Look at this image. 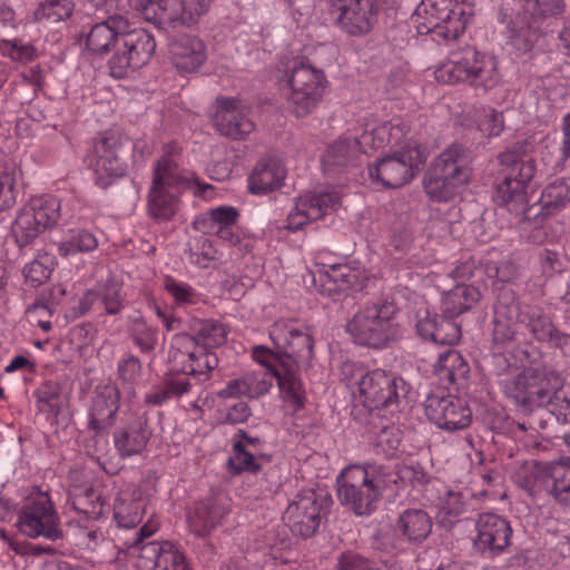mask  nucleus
Here are the masks:
<instances>
[{"mask_svg": "<svg viewBox=\"0 0 570 570\" xmlns=\"http://www.w3.org/2000/svg\"><path fill=\"white\" fill-rule=\"evenodd\" d=\"M491 325L493 347L501 350L514 343L521 325L537 343L546 344L570 357V333L558 327L550 312L540 305L525 304L508 285L498 291L492 306Z\"/></svg>", "mask_w": 570, "mask_h": 570, "instance_id": "1", "label": "nucleus"}, {"mask_svg": "<svg viewBox=\"0 0 570 570\" xmlns=\"http://www.w3.org/2000/svg\"><path fill=\"white\" fill-rule=\"evenodd\" d=\"M269 337L281 351L279 366L275 372L277 384L285 400L295 410L305 404V390L301 379V367L308 366L314 355L312 335L299 330L287 320H278L271 326Z\"/></svg>", "mask_w": 570, "mask_h": 570, "instance_id": "2", "label": "nucleus"}, {"mask_svg": "<svg viewBox=\"0 0 570 570\" xmlns=\"http://www.w3.org/2000/svg\"><path fill=\"white\" fill-rule=\"evenodd\" d=\"M392 474L376 463L351 464L336 478V494L341 505L356 515H371L384 492L391 488Z\"/></svg>", "mask_w": 570, "mask_h": 570, "instance_id": "3", "label": "nucleus"}, {"mask_svg": "<svg viewBox=\"0 0 570 570\" xmlns=\"http://www.w3.org/2000/svg\"><path fill=\"white\" fill-rule=\"evenodd\" d=\"M397 312L392 298H379L354 314L346 323V332L360 346L387 348L402 337V327L396 321Z\"/></svg>", "mask_w": 570, "mask_h": 570, "instance_id": "4", "label": "nucleus"}, {"mask_svg": "<svg viewBox=\"0 0 570 570\" xmlns=\"http://www.w3.org/2000/svg\"><path fill=\"white\" fill-rule=\"evenodd\" d=\"M563 9V0H508L500 9L499 20L507 24L510 43L518 51L528 52L540 37V23Z\"/></svg>", "mask_w": 570, "mask_h": 570, "instance_id": "5", "label": "nucleus"}, {"mask_svg": "<svg viewBox=\"0 0 570 570\" xmlns=\"http://www.w3.org/2000/svg\"><path fill=\"white\" fill-rule=\"evenodd\" d=\"M473 156L464 145H449L431 164L423 179L430 199L449 202L471 179Z\"/></svg>", "mask_w": 570, "mask_h": 570, "instance_id": "6", "label": "nucleus"}, {"mask_svg": "<svg viewBox=\"0 0 570 570\" xmlns=\"http://www.w3.org/2000/svg\"><path fill=\"white\" fill-rule=\"evenodd\" d=\"M500 169L493 184V202L512 214H524L527 187L535 173L534 160L508 148L498 155Z\"/></svg>", "mask_w": 570, "mask_h": 570, "instance_id": "7", "label": "nucleus"}, {"mask_svg": "<svg viewBox=\"0 0 570 570\" xmlns=\"http://www.w3.org/2000/svg\"><path fill=\"white\" fill-rule=\"evenodd\" d=\"M287 109L297 118L309 115L323 98L326 79L323 70L295 58L286 71Z\"/></svg>", "mask_w": 570, "mask_h": 570, "instance_id": "8", "label": "nucleus"}, {"mask_svg": "<svg viewBox=\"0 0 570 570\" xmlns=\"http://www.w3.org/2000/svg\"><path fill=\"white\" fill-rule=\"evenodd\" d=\"M154 524L146 523L124 542L129 556L136 557L139 570H191L183 551L169 541H149L156 532Z\"/></svg>", "mask_w": 570, "mask_h": 570, "instance_id": "9", "label": "nucleus"}, {"mask_svg": "<svg viewBox=\"0 0 570 570\" xmlns=\"http://www.w3.org/2000/svg\"><path fill=\"white\" fill-rule=\"evenodd\" d=\"M429 156V145H403L399 150L381 158L370 175L386 188H400L416 176Z\"/></svg>", "mask_w": 570, "mask_h": 570, "instance_id": "10", "label": "nucleus"}, {"mask_svg": "<svg viewBox=\"0 0 570 570\" xmlns=\"http://www.w3.org/2000/svg\"><path fill=\"white\" fill-rule=\"evenodd\" d=\"M60 216V203L52 196L31 198L12 223V235L22 248L30 245L45 230L53 227Z\"/></svg>", "mask_w": 570, "mask_h": 570, "instance_id": "11", "label": "nucleus"}, {"mask_svg": "<svg viewBox=\"0 0 570 570\" xmlns=\"http://www.w3.org/2000/svg\"><path fill=\"white\" fill-rule=\"evenodd\" d=\"M445 75L450 82H468L484 92L498 86L501 79L497 59L475 49H468L460 60L443 66L439 77Z\"/></svg>", "mask_w": 570, "mask_h": 570, "instance_id": "12", "label": "nucleus"}, {"mask_svg": "<svg viewBox=\"0 0 570 570\" xmlns=\"http://www.w3.org/2000/svg\"><path fill=\"white\" fill-rule=\"evenodd\" d=\"M17 527L29 538L62 539L60 518L48 492L31 495L18 512Z\"/></svg>", "mask_w": 570, "mask_h": 570, "instance_id": "13", "label": "nucleus"}, {"mask_svg": "<svg viewBox=\"0 0 570 570\" xmlns=\"http://www.w3.org/2000/svg\"><path fill=\"white\" fill-rule=\"evenodd\" d=\"M168 357L171 372L193 376L199 382L207 380L218 366L217 355L212 350L197 346L186 333L173 336Z\"/></svg>", "mask_w": 570, "mask_h": 570, "instance_id": "14", "label": "nucleus"}, {"mask_svg": "<svg viewBox=\"0 0 570 570\" xmlns=\"http://www.w3.org/2000/svg\"><path fill=\"white\" fill-rule=\"evenodd\" d=\"M504 395L523 412L547 403L551 387L543 372L534 367H525L517 375L505 376L500 381Z\"/></svg>", "mask_w": 570, "mask_h": 570, "instance_id": "15", "label": "nucleus"}, {"mask_svg": "<svg viewBox=\"0 0 570 570\" xmlns=\"http://www.w3.org/2000/svg\"><path fill=\"white\" fill-rule=\"evenodd\" d=\"M156 41L146 29L138 28L126 31L120 37L119 51L108 61L110 76L124 78L129 70L145 66L154 56Z\"/></svg>", "mask_w": 570, "mask_h": 570, "instance_id": "16", "label": "nucleus"}, {"mask_svg": "<svg viewBox=\"0 0 570 570\" xmlns=\"http://www.w3.org/2000/svg\"><path fill=\"white\" fill-rule=\"evenodd\" d=\"M325 498L314 490H303L288 503L283 520L295 537L308 539L320 528L325 513Z\"/></svg>", "mask_w": 570, "mask_h": 570, "instance_id": "17", "label": "nucleus"}, {"mask_svg": "<svg viewBox=\"0 0 570 570\" xmlns=\"http://www.w3.org/2000/svg\"><path fill=\"white\" fill-rule=\"evenodd\" d=\"M358 391L364 406L372 411L396 406L400 397L407 393V386L402 377L384 370H374L362 376Z\"/></svg>", "mask_w": 570, "mask_h": 570, "instance_id": "18", "label": "nucleus"}, {"mask_svg": "<svg viewBox=\"0 0 570 570\" xmlns=\"http://www.w3.org/2000/svg\"><path fill=\"white\" fill-rule=\"evenodd\" d=\"M475 531L473 549L483 558L494 559L505 553L511 546L513 533L511 524L497 513L479 514Z\"/></svg>", "mask_w": 570, "mask_h": 570, "instance_id": "19", "label": "nucleus"}, {"mask_svg": "<svg viewBox=\"0 0 570 570\" xmlns=\"http://www.w3.org/2000/svg\"><path fill=\"white\" fill-rule=\"evenodd\" d=\"M430 422L445 431H460L470 426L472 411L468 402L459 396L430 394L424 402Z\"/></svg>", "mask_w": 570, "mask_h": 570, "instance_id": "20", "label": "nucleus"}, {"mask_svg": "<svg viewBox=\"0 0 570 570\" xmlns=\"http://www.w3.org/2000/svg\"><path fill=\"white\" fill-rule=\"evenodd\" d=\"M214 108L212 120L222 136L233 140H244L254 131L255 124L243 112L238 99L217 98Z\"/></svg>", "mask_w": 570, "mask_h": 570, "instance_id": "21", "label": "nucleus"}, {"mask_svg": "<svg viewBox=\"0 0 570 570\" xmlns=\"http://www.w3.org/2000/svg\"><path fill=\"white\" fill-rule=\"evenodd\" d=\"M120 403V392L116 384L97 385L92 392L88 415V429L100 434L114 426Z\"/></svg>", "mask_w": 570, "mask_h": 570, "instance_id": "22", "label": "nucleus"}, {"mask_svg": "<svg viewBox=\"0 0 570 570\" xmlns=\"http://www.w3.org/2000/svg\"><path fill=\"white\" fill-rule=\"evenodd\" d=\"M122 145H92L86 155L85 161L94 169L96 185L101 188L109 187L115 178L122 177L127 171V164L120 156Z\"/></svg>", "mask_w": 570, "mask_h": 570, "instance_id": "23", "label": "nucleus"}, {"mask_svg": "<svg viewBox=\"0 0 570 570\" xmlns=\"http://www.w3.org/2000/svg\"><path fill=\"white\" fill-rule=\"evenodd\" d=\"M151 434L148 417L145 414L135 415L121 423L112 432V442L118 456L128 459L140 455L146 450Z\"/></svg>", "mask_w": 570, "mask_h": 570, "instance_id": "24", "label": "nucleus"}, {"mask_svg": "<svg viewBox=\"0 0 570 570\" xmlns=\"http://www.w3.org/2000/svg\"><path fill=\"white\" fill-rule=\"evenodd\" d=\"M179 156V149L168 145L164 155L155 163L150 186L179 194L193 188V176L180 167Z\"/></svg>", "mask_w": 570, "mask_h": 570, "instance_id": "25", "label": "nucleus"}, {"mask_svg": "<svg viewBox=\"0 0 570 570\" xmlns=\"http://www.w3.org/2000/svg\"><path fill=\"white\" fill-rule=\"evenodd\" d=\"M415 327L422 338L439 345L453 346L461 338L460 326L453 317H448L443 313L439 315L429 309L419 311Z\"/></svg>", "mask_w": 570, "mask_h": 570, "instance_id": "26", "label": "nucleus"}, {"mask_svg": "<svg viewBox=\"0 0 570 570\" xmlns=\"http://www.w3.org/2000/svg\"><path fill=\"white\" fill-rule=\"evenodd\" d=\"M228 513L229 508L226 504L225 497H207L194 504L188 515L189 527L196 535L205 537L222 524L223 519Z\"/></svg>", "mask_w": 570, "mask_h": 570, "instance_id": "27", "label": "nucleus"}, {"mask_svg": "<svg viewBox=\"0 0 570 570\" xmlns=\"http://www.w3.org/2000/svg\"><path fill=\"white\" fill-rule=\"evenodd\" d=\"M125 21L121 17L109 19L94 24L86 35V47L97 56L112 52L118 53L120 37H122Z\"/></svg>", "mask_w": 570, "mask_h": 570, "instance_id": "28", "label": "nucleus"}, {"mask_svg": "<svg viewBox=\"0 0 570 570\" xmlns=\"http://www.w3.org/2000/svg\"><path fill=\"white\" fill-rule=\"evenodd\" d=\"M379 6L376 0H363L342 9L336 14L338 27L347 35L360 37L368 33L376 22Z\"/></svg>", "mask_w": 570, "mask_h": 570, "instance_id": "29", "label": "nucleus"}, {"mask_svg": "<svg viewBox=\"0 0 570 570\" xmlns=\"http://www.w3.org/2000/svg\"><path fill=\"white\" fill-rule=\"evenodd\" d=\"M285 176V167L279 157H264L257 161L249 174L247 189L254 195H265L278 189L283 185Z\"/></svg>", "mask_w": 570, "mask_h": 570, "instance_id": "30", "label": "nucleus"}, {"mask_svg": "<svg viewBox=\"0 0 570 570\" xmlns=\"http://www.w3.org/2000/svg\"><path fill=\"white\" fill-rule=\"evenodd\" d=\"M169 52L177 69L197 71L206 60L205 46L196 37L180 35L169 42Z\"/></svg>", "mask_w": 570, "mask_h": 570, "instance_id": "31", "label": "nucleus"}, {"mask_svg": "<svg viewBox=\"0 0 570 570\" xmlns=\"http://www.w3.org/2000/svg\"><path fill=\"white\" fill-rule=\"evenodd\" d=\"M432 518L423 509H406L395 520L394 530L410 544H422L432 532Z\"/></svg>", "mask_w": 570, "mask_h": 570, "instance_id": "32", "label": "nucleus"}, {"mask_svg": "<svg viewBox=\"0 0 570 570\" xmlns=\"http://www.w3.org/2000/svg\"><path fill=\"white\" fill-rule=\"evenodd\" d=\"M554 462L525 461L513 474L514 483L529 495L546 491L549 494L551 485V471Z\"/></svg>", "mask_w": 570, "mask_h": 570, "instance_id": "33", "label": "nucleus"}, {"mask_svg": "<svg viewBox=\"0 0 570 570\" xmlns=\"http://www.w3.org/2000/svg\"><path fill=\"white\" fill-rule=\"evenodd\" d=\"M470 505V497L462 492L446 490L435 503L438 524L444 530H451L466 518Z\"/></svg>", "mask_w": 570, "mask_h": 570, "instance_id": "34", "label": "nucleus"}, {"mask_svg": "<svg viewBox=\"0 0 570 570\" xmlns=\"http://www.w3.org/2000/svg\"><path fill=\"white\" fill-rule=\"evenodd\" d=\"M186 328L188 330L186 334L195 344L204 346L206 350L222 346L227 340V328L217 320L190 317Z\"/></svg>", "mask_w": 570, "mask_h": 570, "instance_id": "35", "label": "nucleus"}, {"mask_svg": "<svg viewBox=\"0 0 570 570\" xmlns=\"http://www.w3.org/2000/svg\"><path fill=\"white\" fill-rule=\"evenodd\" d=\"M481 296L478 287L458 284L443 296L441 312L448 317L455 318L475 306Z\"/></svg>", "mask_w": 570, "mask_h": 570, "instance_id": "36", "label": "nucleus"}, {"mask_svg": "<svg viewBox=\"0 0 570 570\" xmlns=\"http://www.w3.org/2000/svg\"><path fill=\"white\" fill-rule=\"evenodd\" d=\"M181 194L150 186L147 195V213L158 223L170 220L179 208Z\"/></svg>", "mask_w": 570, "mask_h": 570, "instance_id": "37", "label": "nucleus"}, {"mask_svg": "<svg viewBox=\"0 0 570 570\" xmlns=\"http://www.w3.org/2000/svg\"><path fill=\"white\" fill-rule=\"evenodd\" d=\"M356 145H327L321 156V165L325 175H337L344 169L355 166L360 157Z\"/></svg>", "mask_w": 570, "mask_h": 570, "instance_id": "38", "label": "nucleus"}, {"mask_svg": "<svg viewBox=\"0 0 570 570\" xmlns=\"http://www.w3.org/2000/svg\"><path fill=\"white\" fill-rule=\"evenodd\" d=\"M436 374L450 384H462L468 380L470 367L455 350H448L439 355L434 365Z\"/></svg>", "mask_w": 570, "mask_h": 570, "instance_id": "39", "label": "nucleus"}, {"mask_svg": "<svg viewBox=\"0 0 570 570\" xmlns=\"http://www.w3.org/2000/svg\"><path fill=\"white\" fill-rule=\"evenodd\" d=\"M147 502L139 497H118L114 502V519L119 528L137 527L146 512Z\"/></svg>", "mask_w": 570, "mask_h": 570, "instance_id": "40", "label": "nucleus"}, {"mask_svg": "<svg viewBox=\"0 0 570 570\" xmlns=\"http://www.w3.org/2000/svg\"><path fill=\"white\" fill-rule=\"evenodd\" d=\"M178 6L177 0H135V9L157 24L176 23Z\"/></svg>", "mask_w": 570, "mask_h": 570, "instance_id": "41", "label": "nucleus"}, {"mask_svg": "<svg viewBox=\"0 0 570 570\" xmlns=\"http://www.w3.org/2000/svg\"><path fill=\"white\" fill-rule=\"evenodd\" d=\"M127 333L141 354L154 353L158 343V328L156 326L138 316L129 321Z\"/></svg>", "mask_w": 570, "mask_h": 570, "instance_id": "42", "label": "nucleus"}, {"mask_svg": "<svg viewBox=\"0 0 570 570\" xmlns=\"http://www.w3.org/2000/svg\"><path fill=\"white\" fill-rule=\"evenodd\" d=\"M549 494L558 504L570 508V458L554 462Z\"/></svg>", "mask_w": 570, "mask_h": 570, "instance_id": "43", "label": "nucleus"}, {"mask_svg": "<svg viewBox=\"0 0 570 570\" xmlns=\"http://www.w3.org/2000/svg\"><path fill=\"white\" fill-rule=\"evenodd\" d=\"M61 384L48 380L42 382L33 392L38 412L57 416L61 407Z\"/></svg>", "mask_w": 570, "mask_h": 570, "instance_id": "44", "label": "nucleus"}, {"mask_svg": "<svg viewBox=\"0 0 570 570\" xmlns=\"http://www.w3.org/2000/svg\"><path fill=\"white\" fill-rule=\"evenodd\" d=\"M321 276L333 285L328 287L330 292H345L361 286V273L346 264L331 265Z\"/></svg>", "mask_w": 570, "mask_h": 570, "instance_id": "45", "label": "nucleus"}, {"mask_svg": "<svg viewBox=\"0 0 570 570\" xmlns=\"http://www.w3.org/2000/svg\"><path fill=\"white\" fill-rule=\"evenodd\" d=\"M71 507L86 520H98L105 513L106 502L97 490L89 488L72 498Z\"/></svg>", "mask_w": 570, "mask_h": 570, "instance_id": "46", "label": "nucleus"}, {"mask_svg": "<svg viewBox=\"0 0 570 570\" xmlns=\"http://www.w3.org/2000/svg\"><path fill=\"white\" fill-rule=\"evenodd\" d=\"M98 246L96 236L86 229H70L67 238L58 245V253L62 257H68L77 253L92 252Z\"/></svg>", "mask_w": 570, "mask_h": 570, "instance_id": "47", "label": "nucleus"}, {"mask_svg": "<svg viewBox=\"0 0 570 570\" xmlns=\"http://www.w3.org/2000/svg\"><path fill=\"white\" fill-rule=\"evenodd\" d=\"M121 287V283L115 276H109L96 289H92L96 294V299L102 303L106 314L117 315L122 311L125 297Z\"/></svg>", "mask_w": 570, "mask_h": 570, "instance_id": "48", "label": "nucleus"}, {"mask_svg": "<svg viewBox=\"0 0 570 570\" xmlns=\"http://www.w3.org/2000/svg\"><path fill=\"white\" fill-rule=\"evenodd\" d=\"M465 19L461 9H452L443 12L440 21L434 23L429 31L443 40H455L464 32Z\"/></svg>", "mask_w": 570, "mask_h": 570, "instance_id": "49", "label": "nucleus"}, {"mask_svg": "<svg viewBox=\"0 0 570 570\" xmlns=\"http://www.w3.org/2000/svg\"><path fill=\"white\" fill-rule=\"evenodd\" d=\"M142 363L140 358L132 354L126 353L117 364V379L128 393L135 392V386L141 380Z\"/></svg>", "mask_w": 570, "mask_h": 570, "instance_id": "50", "label": "nucleus"}, {"mask_svg": "<svg viewBox=\"0 0 570 570\" xmlns=\"http://www.w3.org/2000/svg\"><path fill=\"white\" fill-rule=\"evenodd\" d=\"M229 473L232 475H239L243 472L255 473L263 470L258 463L256 455L246 449L242 441H235L233 444V455L227 461Z\"/></svg>", "mask_w": 570, "mask_h": 570, "instance_id": "51", "label": "nucleus"}, {"mask_svg": "<svg viewBox=\"0 0 570 570\" xmlns=\"http://www.w3.org/2000/svg\"><path fill=\"white\" fill-rule=\"evenodd\" d=\"M239 216L238 210L233 206H219L210 209L208 218H204L195 222V228L203 233L210 234L212 230L218 228V226H232L236 223Z\"/></svg>", "mask_w": 570, "mask_h": 570, "instance_id": "52", "label": "nucleus"}, {"mask_svg": "<svg viewBox=\"0 0 570 570\" xmlns=\"http://www.w3.org/2000/svg\"><path fill=\"white\" fill-rule=\"evenodd\" d=\"M335 570H389L356 550L347 549L336 557Z\"/></svg>", "mask_w": 570, "mask_h": 570, "instance_id": "53", "label": "nucleus"}, {"mask_svg": "<svg viewBox=\"0 0 570 570\" xmlns=\"http://www.w3.org/2000/svg\"><path fill=\"white\" fill-rule=\"evenodd\" d=\"M392 476L391 484L401 483V485L411 484L423 485L429 482V474L420 463L397 464L395 470H390Z\"/></svg>", "mask_w": 570, "mask_h": 570, "instance_id": "54", "label": "nucleus"}, {"mask_svg": "<svg viewBox=\"0 0 570 570\" xmlns=\"http://www.w3.org/2000/svg\"><path fill=\"white\" fill-rule=\"evenodd\" d=\"M53 267V256L48 253L39 254L32 262L23 267L27 282L33 286L41 285L49 279Z\"/></svg>", "mask_w": 570, "mask_h": 570, "instance_id": "55", "label": "nucleus"}, {"mask_svg": "<svg viewBox=\"0 0 570 570\" xmlns=\"http://www.w3.org/2000/svg\"><path fill=\"white\" fill-rule=\"evenodd\" d=\"M177 20L176 23L190 27L198 22L199 18L205 14L210 6V0H177Z\"/></svg>", "mask_w": 570, "mask_h": 570, "instance_id": "56", "label": "nucleus"}, {"mask_svg": "<svg viewBox=\"0 0 570 570\" xmlns=\"http://www.w3.org/2000/svg\"><path fill=\"white\" fill-rule=\"evenodd\" d=\"M541 200L544 207H564L570 203V184L566 179L552 181L543 189Z\"/></svg>", "mask_w": 570, "mask_h": 570, "instance_id": "57", "label": "nucleus"}, {"mask_svg": "<svg viewBox=\"0 0 570 570\" xmlns=\"http://www.w3.org/2000/svg\"><path fill=\"white\" fill-rule=\"evenodd\" d=\"M72 0H46L40 3L35 14L38 19L46 18L52 22H58L69 18L73 11Z\"/></svg>", "mask_w": 570, "mask_h": 570, "instance_id": "58", "label": "nucleus"}, {"mask_svg": "<svg viewBox=\"0 0 570 570\" xmlns=\"http://www.w3.org/2000/svg\"><path fill=\"white\" fill-rule=\"evenodd\" d=\"M164 288L177 305L195 304L198 299V294L190 285L178 282L173 276L165 277Z\"/></svg>", "mask_w": 570, "mask_h": 570, "instance_id": "59", "label": "nucleus"}, {"mask_svg": "<svg viewBox=\"0 0 570 570\" xmlns=\"http://www.w3.org/2000/svg\"><path fill=\"white\" fill-rule=\"evenodd\" d=\"M306 200L309 204V215L313 218H322L331 212H334L340 206V197L336 193H323L313 195Z\"/></svg>", "mask_w": 570, "mask_h": 570, "instance_id": "60", "label": "nucleus"}, {"mask_svg": "<svg viewBox=\"0 0 570 570\" xmlns=\"http://www.w3.org/2000/svg\"><path fill=\"white\" fill-rule=\"evenodd\" d=\"M252 415V410L245 401H237L219 411V421L223 424H239L246 422Z\"/></svg>", "mask_w": 570, "mask_h": 570, "instance_id": "61", "label": "nucleus"}, {"mask_svg": "<svg viewBox=\"0 0 570 570\" xmlns=\"http://www.w3.org/2000/svg\"><path fill=\"white\" fill-rule=\"evenodd\" d=\"M309 204L305 199H301L293 212L287 215L286 229L291 232H297L312 220H317L309 215Z\"/></svg>", "mask_w": 570, "mask_h": 570, "instance_id": "62", "label": "nucleus"}, {"mask_svg": "<svg viewBox=\"0 0 570 570\" xmlns=\"http://www.w3.org/2000/svg\"><path fill=\"white\" fill-rule=\"evenodd\" d=\"M168 395L171 399H179L190 391L191 382L187 375L181 373H175L170 371V374L163 381Z\"/></svg>", "mask_w": 570, "mask_h": 570, "instance_id": "63", "label": "nucleus"}, {"mask_svg": "<svg viewBox=\"0 0 570 570\" xmlns=\"http://www.w3.org/2000/svg\"><path fill=\"white\" fill-rule=\"evenodd\" d=\"M3 51L18 61H30L37 56V50L32 46L24 45L19 39L3 41Z\"/></svg>", "mask_w": 570, "mask_h": 570, "instance_id": "64", "label": "nucleus"}]
</instances>
